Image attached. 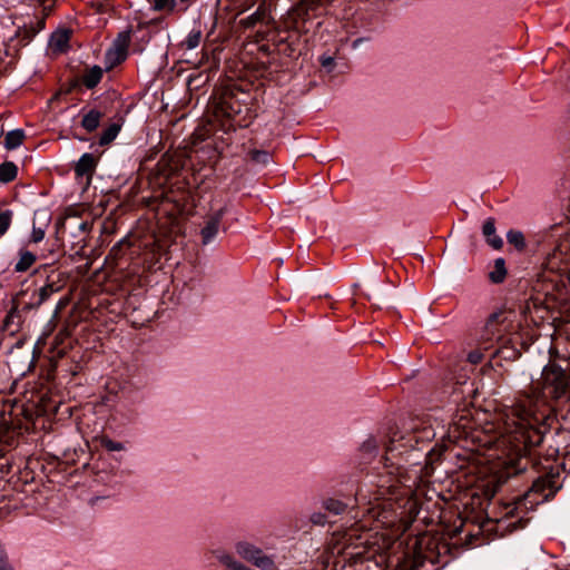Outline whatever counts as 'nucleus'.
<instances>
[{"label": "nucleus", "instance_id": "12", "mask_svg": "<svg viewBox=\"0 0 570 570\" xmlns=\"http://www.w3.org/2000/svg\"><path fill=\"white\" fill-rule=\"evenodd\" d=\"M267 19H268V9L267 7L263 3L261 4L256 11L252 14H249L248 17L244 18L240 20V24L244 27V28H253L255 27L257 23H261V22H267Z\"/></svg>", "mask_w": 570, "mask_h": 570}, {"label": "nucleus", "instance_id": "8", "mask_svg": "<svg viewBox=\"0 0 570 570\" xmlns=\"http://www.w3.org/2000/svg\"><path fill=\"white\" fill-rule=\"evenodd\" d=\"M97 166V157L90 153L83 154L75 166L77 177H86L89 181Z\"/></svg>", "mask_w": 570, "mask_h": 570}, {"label": "nucleus", "instance_id": "32", "mask_svg": "<svg viewBox=\"0 0 570 570\" xmlns=\"http://www.w3.org/2000/svg\"><path fill=\"white\" fill-rule=\"evenodd\" d=\"M0 570H14L8 562L4 548L0 544Z\"/></svg>", "mask_w": 570, "mask_h": 570}, {"label": "nucleus", "instance_id": "11", "mask_svg": "<svg viewBox=\"0 0 570 570\" xmlns=\"http://www.w3.org/2000/svg\"><path fill=\"white\" fill-rule=\"evenodd\" d=\"M62 285L56 282H48L46 285L40 287L33 296L37 297V301L33 303L35 307H39L42 305L46 301H48L52 294L59 292L61 289Z\"/></svg>", "mask_w": 570, "mask_h": 570}, {"label": "nucleus", "instance_id": "9", "mask_svg": "<svg viewBox=\"0 0 570 570\" xmlns=\"http://www.w3.org/2000/svg\"><path fill=\"white\" fill-rule=\"evenodd\" d=\"M21 324V312L19 311L18 305L13 304L3 320L2 331L7 332L9 335H14L20 331Z\"/></svg>", "mask_w": 570, "mask_h": 570}, {"label": "nucleus", "instance_id": "6", "mask_svg": "<svg viewBox=\"0 0 570 570\" xmlns=\"http://www.w3.org/2000/svg\"><path fill=\"white\" fill-rule=\"evenodd\" d=\"M227 213V205L220 207L219 209L213 212L206 223L205 226L200 230L202 242L204 245L212 243L218 234L220 222L224 215Z\"/></svg>", "mask_w": 570, "mask_h": 570}, {"label": "nucleus", "instance_id": "23", "mask_svg": "<svg viewBox=\"0 0 570 570\" xmlns=\"http://www.w3.org/2000/svg\"><path fill=\"white\" fill-rule=\"evenodd\" d=\"M323 508L333 514H341L346 505L340 500L330 498L323 501Z\"/></svg>", "mask_w": 570, "mask_h": 570}, {"label": "nucleus", "instance_id": "29", "mask_svg": "<svg viewBox=\"0 0 570 570\" xmlns=\"http://www.w3.org/2000/svg\"><path fill=\"white\" fill-rule=\"evenodd\" d=\"M100 444H101V446H104L106 450H108L110 452L125 450V446L121 442L112 441L111 439H109L107 436L101 438Z\"/></svg>", "mask_w": 570, "mask_h": 570}, {"label": "nucleus", "instance_id": "22", "mask_svg": "<svg viewBox=\"0 0 570 570\" xmlns=\"http://www.w3.org/2000/svg\"><path fill=\"white\" fill-rule=\"evenodd\" d=\"M508 243L513 245L518 250L525 247L524 236L521 232L511 229L507 233Z\"/></svg>", "mask_w": 570, "mask_h": 570}, {"label": "nucleus", "instance_id": "18", "mask_svg": "<svg viewBox=\"0 0 570 570\" xmlns=\"http://www.w3.org/2000/svg\"><path fill=\"white\" fill-rule=\"evenodd\" d=\"M18 168L11 163L7 161L0 165V181L9 183L17 177Z\"/></svg>", "mask_w": 570, "mask_h": 570}, {"label": "nucleus", "instance_id": "38", "mask_svg": "<svg viewBox=\"0 0 570 570\" xmlns=\"http://www.w3.org/2000/svg\"><path fill=\"white\" fill-rule=\"evenodd\" d=\"M362 41H363V39H362V38L355 39V40L353 41V43H352V47H353L354 49H356V48L361 45V42H362Z\"/></svg>", "mask_w": 570, "mask_h": 570}, {"label": "nucleus", "instance_id": "5", "mask_svg": "<svg viewBox=\"0 0 570 570\" xmlns=\"http://www.w3.org/2000/svg\"><path fill=\"white\" fill-rule=\"evenodd\" d=\"M235 550L239 557L254 563L263 570H274L275 562L272 557L265 554L262 549L247 541H239L235 546Z\"/></svg>", "mask_w": 570, "mask_h": 570}, {"label": "nucleus", "instance_id": "13", "mask_svg": "<svg viewBox=\"0 0 570 570\" xmlns=\"http://www.w3.org/2000/svg\"><path fill=\"white\" fill-rule=\"evenodd\" d=\"M70 32L68 30H58L50 38V47L53 51L63 52L68 48Z\"/></svg>", "mask_w": 570, "mask_h": 570}, {"label": "nucleus", "instance_id": "24", "mask_svg": "<svg viewBox=\"0 0 570 570\" xmlns=\"http://www.w3.org/2000/svg\"><path fill=\"white\" fill-rule=\"evenodd\" d=\"M202 32L199 30H191L186 37L184 45L187 49L191 50L199 46Z\"/></svg>", "mask_w": 570, "mask_h": 570}, {"label": "nucleus", "instance_id": "3", "mask_svg": "<svg viewBox=\"0 0 570 570\" xmlns=\"http://www.w3.org/2000/svg\"><path fill=\"white\" fill-rule=\"evenodd\" d=\"M556 492V489L551 487V480L546 478H540L533 482L530 491L525 494L524 498L519 499L515 502L507 503L503 507V519L499 520V527L507 530H514L517 528V523L521 524L522 517H520V510L525 507V501L530 499L534 494H541L542 500H548ZM522 527V525H519Z\"/></svg>", "mask_w": 570, "mask_h": 570}, {"label": "nucleus", "instance_id": "16", "mask_svg": "<svg viewBox=\"0 0 570 570\" xmlns=\"http://www.w3.org/2000/svg\"><path fill=\"white\" fill-rule=\"evenodd\" d=\"M100 119L101 112L92 109L83 116L81 125L87 131H94L98 128Z\"/></svg>", "mask_w": 570, "mask_h": 570}, {"label": "nucleus", "instance_id": "27", "mask_svg": "<svg viewBox=\"0 0 570 570\" xmlns=\"http://www.w3.org/2000/svg\"><path fill=\"white\" fill-rule=\"evenodd\" d=\"M129 43H130V31L126 30L118 35L117 39L115 40L114 47L127 51Z\"/></svg>", "mask_w": 570, "mask_h": 570}, {"label": "nucleus", "instance_id": "39", "mask_svg": "<svg viewBox=\"0 0 570 570\" xmlns=\"http://www.w3.org/2000/svg\"><path fill=\"white\" fill-rule=\"evenodd\" d=\"M364 449H375V444L366 443L364 444Z\"/></svg>", "mask_w": 570, "mask_h": 570}, {"label": "nucleus", "instance_id": "33", "mask_svg": "<svg viewBox=\"0 0 570 570\" xmlns=\"http://www.w3.org/2000/svg\"><path fill=\"white\" fill-rule=\"evenodd\" d=\"M311 522L317 525H324L326 522V515L322 512H314L311 515Z\"/></svg>", "mask_w": 570, "mask_h": 570}, {"label": "nucleus", "instance_id": "35", "mask_svg": "<svg viewBox=\"0 0 570 570\" xmlns=\"http://www.w3.org/2000/svg\"><path fill=\"white\" fill-rule=\"evenodd\" d=\"M439 428H440V425L438 424L436 428L431 426L429 429H424L423 430V434H424L423 438L426 439V440L436 438V435H438L436 429H439Z\"/></svg>", "mask_w": 570, "mask_h": 570}, {"label": "nucleus", "instance_id": "25", "mask_svg": "<svg viewBox=\"0 0 570 570\" xmlns=\"http://www.w3.org/2000/svg\"><path fill=\"white\" fill-rule=\"evenodd\" d=\"M148 2L151 4V8L155 11H160L164 9L169 11L175 10V0H148Z\"/></svg>", "mask_w": 570, "mask_h": 570}, {"label": "nucleus", "instance_id": "10", "mask_svg": "<svg viewBox=\"0 0 570 570\" xmlns=\"http://www.w3.org/2000/svg\"><path fill=\"white\" fill-rule=\"evenodd\" d=\"M482 234L488 243L494 249H500L503 246L502 238L497 235L495 224L493 218H488L482 226Z\"/></svg>", "mask_w": 570, "mask_h": 570}, {"label": "nucleus", "instance_id": "17", "mask_svg": "<svg viewBox=\"0 0 570 570\" xmlns=\"http://www.w3.org/2000/svg\"><path fill=\"white\" fill-rule=\"evenodd\" d=\"M23 138H24V134L22 130H20V129L11 130L6 135L4 146L9 150L16 149L17 147H19L22 144Z\"/></svg>", "mask_w": 570, "mask_h": 570}, {"label": "nucleus", "instance_id": "26", "mask_svg": "<svg viewBox=\"0 0 570 570\" xmlns=\"http://www.w3.org/2000/svg\"><path fill=\"white\" fill-rule=\"evenodd\" d=\"M249 155H250V159L254 163L259 164V165H266V164H268V161L271 159L269 153L265 151V150L254 149L249 153Z\"/></svg>", "mask_w": 570, "mask_h": 570}, {"label": "nucleus", "instance_id": "34", "mask_svg": "<svg viewBox=\"0 0 570 570\" xmlns=\"http://www.w3.org/2000/svg\"><path fill=\"white\" fill-rule=\"evenodd\" d=\"M482 357H483V355L481 352L474 351V352L469 353L468 361L472 364H478L482 361Z\"/></svg>", "mask_w": 570, "mask_h": 570}, {"label": "nucleus", "instance_id": "21", "mask_svg": "<svg viewBox=\"0 0 570 570\" xmlns=\"http://www.w3.org/2000/svg\"><path fill=\"white\" fill-rule=\"evenodd\" d=\"M127 58V51L112 47L106 53V59L109 63V67H114L120 62H122Z\"/></svg>", "mask_w": 570, "mask_h": 570}, {"label": "nucleus", "instance_id": "15", "mask_svg": "<svg viewBox=\"0 0 570 570\" xmlns=\"http://www.w3.org/2000/svg\"><path fill=\"white\" fill-rule=\"evenodd\" d=\"M102 73L104 71L99 66H94L85 71L81 81L88 89H92L100 82Z\"/></svg>", "mask_w": 570, "mask_h": 570}, {"label": "nucleus", "instance_id": "1", "mask_svg": "<svg viewBox=\"0 0 570 570\" xmlns=\"http://www.w3.org/2000/svg\"><path fill=\"white\" fill-rule=\"evenodd\" d=\"M569 389L570 368L550 362L529 392L499 412L474 436L482 446L493 451L489 456L500 461L507 476L525 470L527 463L522 461L527 453L542 442L549 430L548 401L564 396Z\"/></svg>", "mask_w": 570, "mask_h": 570}, {"label": "nucleus", "instance_id": "30", "mask_svg": "<svg viewBox=\"0 0 570 570\" xmlns=\"http://www.w3.org/2000/svg\"><path fill=\"white\" fill-rule=\"evenodd\" d=\"M215 557L226 567L228 568H233V563H236L237 560H235L230 554L228 553H225V552H220V551H215Z\"/></svg>", "mask_w": 570, "mask_h": 570}, {"label": "nucleus", "instance_id": "31", "mask_svg": "<svg viewBox=\"0 0 570 570\" xmlns=\"http://www.w3.org/2000/svg\"><path fill=\"white\" fill-rule=\"evenodd\" d=\"M43 238H45V229L33 225L30 240L32 243L37 244V243L41 242Z\"/></svg>", "mask_w": 570, "mask_h": 570}, {"label": "nucleus", "instance_id": "20", "mask_svg": "<svg viewBox=\"0 0 570 570\" xmlns=\"http://www.w3.org/2000/svg\"><path fill=\"white\" fill-rule=\"evenodd\" d=\"M120 131V126L117 124H111L108 126L100 135L99 145L105 146L110 144Z\"/></svg>", "mask_w": 570, "mask_h": 570}, {"label": "nucleus", "instance_id": "19", "mask_svg": "<svg viewBox=\"0 0 570 570\" xmlns=\"http://www.w3.org/2000/svg\"><path fill=\"white\" fill-rule=\"evenodd\" d=\"M507 275L505 262L503 258H497L494 262V269L490 272L489 277L493 283H501Z\"/></svg>", "mask_w": 570, "mask_h": 570}, {"label": "nucleus", "instance_id": "14", "mask_svg": "<svg viewBox=\"0 0 570 570\" xmlns=\"http://www.w3.org/2000/svg\"><path fill=\"white\" fill-rule=\"evenodd\" d=\"M37 261L36 255L24 248L19 250V259L14 264V272L23 273L27 272Z\"/></svg>", "mask_w": 570, "mask_h": 570}, {"label": "nucleus", "instance_id": "7", "mask_svg": "<svg viewBox=\"0 0 570 570\" xmlns=\"http://www.w3.org/2000/svg\"><path fill=\"white\" fill-rule=\"evenodd\" d=\"M332 0H293V13L302 20H308L318 8L328 4Z\"/></svg>", "mask_w": 570, "mask_h": 570}, {"label": "nucleus", "instance_id": "37", "mask_svg": "<svg viewBox=\"0 0 570 570\" xmlns=\"http://www.w3.org/2000/svg\"><path fill=\"white\" fill-rule=\"evenodd\" d=\"M68 303V298H63V299H60L57 304V312H59L60 309H62Z\"/></svg>", "mask_w": 570, "mask_h": 570}, {"label": "nucleus", "instance_id": "28", "mask_svg": "<svg viewBox=\"0 0 570 570\" xmlns=\"http://www.w3.org/2000/svg\"><path fill=\"white\" fill-rule=\"evenodd\" d=\"M12 220L10 210L0 212V236H3L9 229Z\"/></svg>", "mask_w": 570, "mask_h": 570}, {"label": "nucleus", "instance_id": "2", "mask_svg": "<svg viewBox=\"0 0 570 570\" xmlns=\"http://www.w3.org/2000/svg\"><path fill=\"white\" fill-rule=\"evenodd\" d=\"M377 488L373 494L363 488L356 493L357 501L368 505L364 519L346 533V540L356 548L371 543V531L394 525L403 514V512L399 513L395 507L402 508L409 504L411 511L414 508V502L409 498L412 492L411 487L404 484L402 475H399L395 481L391 476H381Z\"/></svg>", "mask_w": 570, "mask_h": 570}, {"label": "nucleus", "instance_id": "36", "mask_svg": "<svg viewBox=\"0 0 570 570\" xmlns=\"http://www.w3.org/2000/svg\"><path fill=\"white\" fill-rule=\"evenodd\" d=\"M321 65L324 68L332 69L334 67V58L331 56H322L321 57Z\"/></svg>", "mask_w": 570, "mask_h": 570}, {"label": "nucleus", "instance_id": "4", "mask_svg": "<svg viewBox=\"0 0 570 570\" xmlns=\"http://www.w3.org/2000/svg\"><path fill=\"white\" fill-rule=\"evenodd\" d=\"M513 330L512 313L503 309L493 312L487 318L480 332V344L484 350L493 346L495 342L504 340L505 334Z\"/></svg>", "mask_w": 570, "mask_h": 570}]
</instances>
